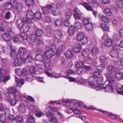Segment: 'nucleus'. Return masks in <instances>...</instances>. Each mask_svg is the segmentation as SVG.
Masks as SVG:
<instances>
[{"mask_svg":"<svg viewBox=\"0 0 123 123\" xmlns=\"http://www.w3.org/2000/svg\"><path fill=\"white\" fill-rule=\"evenodd\" d=\"M51 46L50 47V48L51 49L50 50H47L45 51L44 54L46 57L48 58H52L53 56L55 54V50L57 48L56 46L54 44L55 41L53 39H52L49 41Z\"/></svg>","mask_w":123,"mask_h":123,"instance_id":"obj_1","label":"nucleus"},{"mask_svg":"<svg viewBox=\"0 0 123 123\" xmlns=\"http://www.w3.org/2000/svg\"><path fill=\"white\" fill-rule=\"evenodd\" d=\"M7 72L6 69H0V81L6 82L10 79L9 75L5 77Z\"/></svg>","mask_w":123,"mask_h":123,"instance_id":"obj_2","label":"nucleus"},{"mask_svg":"<svg viewBox=\"0 0 123 123\" xmlns=\"http://www.w3.org/2000/svg\"><path fill=\"white\" fill-rule=\"evenodd\" d=\"M96 89L97 91L102 90H104L105 92H113V87L110 84H108L106 86H104V85H100L98 86Z\"/></svg>","mask_w":123,"mask_h":123,"instance_id":"obj_3","label":"nucleus"},{"mask_svg":"<svg viewBox=\"0 0 123 123\" xmlns=\"http://www.w3.org/2000/svg\"><path fill=\"white\" fill-rule=\"evenodd\" d=\"M8 90L10 93L12 94H14L15 98H17V99H21V97H22L23 96L21 93L16 92L17 89L15 87L9 88L8 89Z\"/></svg>","mask_w":123,"mask_h":123,"instance_id":"obj_4","label":"nucleus"},{"mask_svg":"<svg viewBox=\"0 0 123 123\" xmlns=\"http://www.w3.org/2000/svg\"><path fill=\"white\" fill-rule=\"evenodd\" d=\"M57 44L58 46L57 50L62 52L65 50L66 47L64 42L60 40H58L57 41Z\"/></svg>","mask_w":123,"mask_h":123,"instance_id":"obj_5","label":"nucleus"},{"mask_svg":"<svg viewBox=\"0 0 123 123\" xmlns=\"http://www.w3.org/2000/svg\"><path fill=\"white\" fill-rule=\"evenodd\" d=\"M26 16L29 19H27L26 20L27 22L31 24L32 22L31 19H33L34 17V14L31 10H28L26 13Z\"/></svg>","mask_w":123,"mask_h":123,"instance_id":"obj_6","label":"nucleus"},{"mask_svg":"<svg viewBox=\"0 0 123 123\" xmlns=\"http://www.w3.org/2000/svg\"><path fill=\"white\" fill-rule=\"evenodd\" d=\"M88 80L89 81V84L90 87L92 88H95L97 90L96 88L98 86L95 84L96 83L95 78L93 76H91L88 78Z\"/></svg>","mask_w":123,"mask_h":123,"instance_id":"obj_7","label":"nucleus"},{"mask_svg":"<svg viewBox=\"0 0 123 123\" xmlns=\"http://www.w3.org/2000/svg\"><path fill=\"white\" fill-rule=\"evenodd\" d=\"M37 36L34 34H32L30 36V40L32 42H35L37 41V44L41 45L43 43V42L38 39Z\"/></svg>","mask_w":123,"mask_h":123,"instance_id":"obj_8","label":"nucleus"},{"mask_svg":"<svg viewBox=\"0 0 123 123\" xmlns=\"http://www.w3.org/2000/svg\"><path fill=\"white\" fill-rule=\"evenodd\" d=\"M28 23H29L27 22L26 20H25L22 25L20 28V30H22L24 31H28L30 28V25Z\"/></svg>","mask_w":123,"mask_h":123,"instance_id":"obj_9","label":"nucleus"},{"mask_svg":"<svg viewBox=\"0 0 123 123\" xmlns=\"http://www.w3.org/2000/svg\"><path fill=\"white\" fill-rule=\"evenodd\" d=\"M53 8V6L51 5H49L43 7L42 8L43 13L44 14H48L49 13V10H51Z\"/></svg>","mask_w":123,"mask_h":123,"instance_id":"obj_10","label":"nucleus"},{"mask_svg":"<svg viewBox=\"0 0 123 123\" xmlns=\"http://www.w3.org/2000/svg\"><path fill=\"white\" fill-rule=\"evenodd\" d=\"M45 73L48 76L50 77L57 78L60 77V75L59 74L57 73H50L48 71H45Z\"/></svg>","mask_w":123,"mask_h":123,"instance_id":"obj_11","label":"nucleus"},{"mask_svg":"<svg viewBox=\"0 0 123 123\" xmlns=\"http://www.w3.org/2000/svg\"><path fill=\"white\" fill-rule=\"evenodd\" d=\"M80 4L83 6L88 11H92V7L88 3L83 2Z\"/></svg>","mask_w":123,"mask_h":123,"instance_id":"obj_12","label":"nucleus"},{"mask_svg":"<svg viewBox=\"0 0 123 123\" xmlns=\"http://www.w3.org/2000/svg\"><path fill=\"white\" fill-rule=\"evenodd\" d=\"M26 107L25 105L23 104H20L18 107L19 112L21 114L24 113L25 112Z\"/></svg>","mask_w":123,"mask_h":123,"instance_id":"obj_13","label":"nucleus"},{"mask_svg":"<svg viewBox=\"0 0 123 123\" xmlns=\"http://www.w3.org/2000/svg\"><path fill=\"white\" fill-rule=\"evenodd\" d=\"M82 47L80 44L77 43L75 44L74 46L73 50L75 52H80L81 49Z\"/></svg>","mask_w":123,"mask_h":123,"instance_id":"obj_14","label":"nucleus"},{"mask_svg":"<svg viewBox=\"0 0 123 123\" xmlns=\"http://www.w3.org/2000/svg\"><path fill=\"white\" fill-rule=\"evenodd\" d=\"M107 70L109 73L112 74H115L116 72L115 68L112 66H109L108 67Z\"/></svg>","mask_w":123,"mask_h":123,"instance_id":"obj_15","label":"nucleus"},{"mask_svg":"<svg viewBox=\"0 0 123 123\" xmlns=\"http://www.w3.org/2000/svg\"><path fill=\"white\" fill-rule=\"evenodd\" d=\"M22 59L20 57H17L14 60V65L15 66L17 67L19 66L21 63Z\"/></svg>","mask_w":123,"mask_h":123,"instance_id":"obj_16","label":"nucleus"},{"mask_svg":"<svg viewBox=\"0 0 123 123\" xmlns=\"http://www.w3.org/2000/svg\"><path fill=\"white\" fill-rule=\"evenodd\" d=\"M10 55L14 59H15L16 57H18L16 51L14 48H12L11 49L10 52Z\"/></svg>","mask_w":123,"mask_h":123,"instance_id":"obj_17","label":"nucleus"},{"mask_svg":"<svg viewBox=\"0 0 123 123\" xmlns=\"http://www.w3.org/2000/svg\"><path fill=\"white\" fill-rule=\"evenodd\" d=\"M18 53L20 56H23L26 55V50L24 48L21 47L18 49Z\"/></svg>","mask_w":123,"mask_h":123,"instance_id":"obj_18","label":"nucleus"},{"mask_svg":"<svg viewBox=\"0 0 123 123\" xmlns=\"http://www.w3.org/2000/svg\"><path fill=\"white\" fill-rule=\"evenodd\" d=\"M15 81L17 82V86L21 87L24 84V80L22 79H19L16 77H15Z\"/></svg>","mask_w":123,"mask_h":123,"instance_id":"obj_19","label":"nucleus"},{"mask_svg":"<svg viewBox=\"0 0 123 123\" xmlns=\"http://www.w3.org/2000/svg\"><path fill=\"white\" fill-rule=\"evenodd\" d=\"M23 5L21 3H18L16 5H14V8L15 10L18 12L22 10L23 8Z\"/></svg>","mask_w":123,"mask_h":123,"instance_id":"obj_20","label":"nucleus"},{"mask_svg":"<svg viewBox=\"0 0 123 123\" xmlns=\"http://www.w3.org/2000/svg\"><path fill=\"white\" fill-rule=\"evenodd\" d=\"M98 18L99 19L102 20L104 22L108 23L109 21V19L106 16L101 14H99L98 15Z\"/></svg>","mask_w":123,"mask_h":123,"instance_id":"obj_21","label":"nucleus"},{"mask_svg":"<svg viewBox=\"0 0 123 123\" xmlns=\"http://www.w3.org/2000/svg\"><path fill=\"white\" fill-rule=\"evenodd\" d=\"M75 32V29L74 27L72 26H70L69 27L68 30V33L70 36L73 35Z\"/></svg>","mask_w":123,"mask_h":123,"instance_id":"obj_22","label":"nucleus"},{"mask_svg":"<svg viewBox=\"0 0 123 123\" xmlns=\"http://www.w3.org/2000/svg\"><path fill=\"white\" fill-rule=\"evenodd\" d=\"M99 49L96 47H94L91 49V54L93 56H95L97 55L99 52Z\"/></svg>","mask_w":123,"mask_h":123,"instance_id":"obj_23","label":"nucleus"},{"mask_svg":"<svg viewBox=\"0 0 123 123\" xmlns=\"http://www.w3.org/2000/svg\"><path fill=\"white\" fill-rule=\"evenodd\" d=\"M112 44V40L110 38H108L105 40L104 42V45L106 47L111 46Z\"/></svg>","mask_w":123,"mask_h":123,"instance_id":"obj_24","label":"nucleus"},{"mask_svg":"<svg viewBox=\"0 0 123 123\" xmlns=\"http://www.w3.org/2000/svg\"><path fill=\"white\" fill-rule=\"evenodd\" d=\"M54 34L55 37L57 39H60L62 36L61 31L59 30H57L55 31Z\"/></svg>","mask_w":123,"mask_h":123,"instance_id":"obj_25","label":"nucleus"},{"mask_svg":"<svg viewBox=\"0 0 123 123\" xmlns=\"http://www.w3.org/2000/svg\"><path fill=\"white\" fill-rule=\"evenodd\" d=\"M4 8L6 9H11L13 7V5L10 2H7L5 3L4 6Z\"/></svg>","mask_w":123,"mask_h":123,"instance_id":"obj_26","label":"nucleus"},{"mask_svg":"<svg viewBox=\"0 0 123 123\" xmlns=\"http://www.w3.org/2000/svg\"><path fill=\"white\" fill-rule=\"evenodd\" d=\"M63 23V20L61 18L57 19L55 22V25L58 27L61 26L62 25Z\"/></svg>","mask_w":123,"mask_h":123,"instance_id":"obj_27","label":"nucleus"},{"mask_svg":"<svg viewBox=\"0 0 123 123\" xmlns=\"http://www.w3.org/2000/svg\"><path fill=\"white\" fill-rule=\"evenodd\" d=\"M54 8L51 10L52 14L55 16H57L59 15L60 13V11L58 9H54Z\"/></svg>","mask_w":123,"mask_h":123,"instance_id":"obj_28","label":"nucleus"},{"mask_svg":"<svg viewBox=\"0 0 123 123\" xmlns=\"http://www.w3.org/2000/svg\"><path fill=\"white\" fill-rule=\"evenodd\" d=\"M33 57L30 55H28L26 58L25 59L24 61L26 63H31L33 60Z\"/></svg>","mask_w":123,"mask_h":123,"instance_id":"obj_29","label":"nucleus"},{"mask_svg":"<svg viewBox=\"0 0 123 123\" xmlns=\"http://www.w3.org/2000/svg\"><path fill=\"white\" fill-rule=\"evenodd\" d=\"M87 0L91 3L97 5L98 6H100L101 5L100 0Z\"/></svg>","mask_w":123,"mask_h":123,"instance_id":"obj_30","label":"nucleus"},{"mask_svg":"<svg viewBox=\"0 0 123 123\" xmlns=\"http://www.w3.org/2000/svg\"><path fill=\"white\" fill-rule=\"evenodd\" d=\"M111 56L113 57L117 58L119 57V54L117 51H112L110 53Z\"/></svg>","mask_w":123,"mask_h":123,"instance_id":"obj_31","label":"nucleus"},{"mask_svg":"<svg viewBox=\"0 0 123 123\" xmlns=\"http://www.w3.org/2000/svg\"><path fill=\"white\" fill-rule=\"evenodd\" d=\"M2 37L6 42L9 41L11 40V36H9L7 33L3 34L2 35Z\"/></svg>","mask_w":123,"mask_h":123,"instance_id":"obj_32","label":"nucleus"},{"mask_svg":"<svg viewBox=\"0 0 123 123\" xmlns=\"http://www.w3.org/2000/svg\"><path fill=\"white\" fill-rule=\"evenodd\" d=\"M25 21L24 19L23 21L21 20H17L15 23L16 26L18 28H20L22 25Z\"/></svg>","mask_w":123,"mask_h":123,"instance_id":"obj_33","label":"nucleus"},{"mask_svg":"<svg viewBox=\"0 0 123 123\" xmlns=\"http://www.w3.org/2000/svg\"><path fill=\"white\" fill-rule=\"evenodd\" d=\"M90 54V51L88 49H83L82 51V55L85 57L87 56Z\"/></svg>","mask_w":123,"mask_h":123,"instance_id":"obj_34","label":"nucleus"},{"mask_svg":"<svg viewBox=\"0 0 123 123\" xmlns=\"http://www.w3.org/2000/svg\"><path fill=\"white\" fill-rule=\"evenodd\" d=\"M117 7L116 6L113 5L111 7L110 9L112 14H116L117 12Z\"/></svg>","mask_w":123,"mask_h":123,"instance_id":"obj_35","label":"nucleus"},{"mask_svg":"<svg viewBox=\"0 0 123 123\" xmlns=\"http://www.w3.org/2000/svg\"><path fill=\"white\" fill-rule=\"evenodd\" d=\"M34 3V0H26V5L28 6H32Z\"/></svg>","mask_w":123,"mask_h":123,"instance_id":"obj_36","label":"nucleus"},{"mask_svg":"<svg viewBox=\"0 0 123 123\" xmlns=\"http://www.w3.org/2000/svg\"><path fill=\"white\" fill-rule=\"evenodd\" d=\"M93 25L91 22H89L85 26V29L87 31H90L93 28Z\"/></svg>","mask_w":123,"mask_h":123,"instance_id":"obj_37","label":"nucleus"},{"mask_svg":"<svg viewBox=\"0 0 123 123\" xmlns=\"http://www.w3.org/2000/svg\"><path fill=\"white\" fill-rule=\"evenodd\" d=\"M115 77L118 80H120L123 78V73L119 72L117 73L115 75Z\"/></svg>","mask_w":123,"mask_h":123,"instance_id":"obj_38","label":"nucleus"},{"mask_svg":"<svg viewBox=\"0 0 123 123\" xmlns=\"http://www.w3.org/2000/svg\"><path fill=\"white\" fill-rule=\"evenodd\" d=\"M65 55L69 58H72L73 56L72 52L69 50L66 51L65 52Z\"/></svg>","mask_w":123,"mask_h":123,"instance_id":"obj_39","label":"nucleus"},{"mask_svg":"<svg viewBox=\"0 0 123 123\" xmlns=\"http://www.w3.org/2000/svg\"><path fill=\"white\" fill-rule=\"evenodd\" d=\"M74 26L76 29L78 30L81 28V24L80 22L76 21L74 24Z\"/></svg>","mask_w":123,"mask_h":123,"instance_id":"obj_40","label":"nucleus"},{"mask_svg":"<svg viewBox=\"0 0 123 123\" xmlns=\"http://www.w3.org/2000/svg\"><path fill=\"white\" fill-rule=\"evenodd\" d=\"M50 60L48 58H46L44 59V64L45 67L46 68L49 67L50 65Z\"/></svg>","mask_w":123,"mask_h":123,"instance_id":"obj_41","label":"nucleus"},{"mask_svg":"<svg viewBox=\"0 0 123 123\" xmlns=\"http://www.w3.org/2000/svg\"><path fill=\"white\" fill-rule=\"evenodd\" d=\"M84 34L82 32L79 33L77 35V39L79 41H80L84 37Z\"/></svg>","mask_w":123,"mask_h":123,"instance_id":"obj_42","label":"nucleus"},{"mask_svg":"<svg viewBox=\"0 0 123 123\" xmlns=\"http://www.w3.org/2000/svg\"><path fill=\"white\" fill-rule=\"evenodd\" d=\"M15 120L18 123L22 122L23 121L22 117L19 115L15 117Z\"/></svg>","mask_w":123,"mask_h":123,"instance_id":"obj_43","label":"nucleus"},{"mask_svg":"<svg viewBox=\"0 0 123 123\" xmlns=\"http://www.w3.org/2000/svg\"><path fill=\"white\" fill-rule=\"evenodd\" d=\"M8 101L10 103L11 105L12 106H14L15 105L17 102V101L15 99H12L11 98L9 97L8 100Z\"/></svg>","mask_w":123,"mask_h":123,"instance_id":"obj_44","label":"nucleus"},{"mask_svg":"<svg viewBox=\"0 0 123 123\" xmlns=\"http://www.w3.org/2000/svg\"><path fill=\"white\" fill-rule=\"evenodd\" d=\"M33 76L31 74H28L26 76V79L28 81H31L33 79Z\"/></svg>","mask_w":123,"mask_h":123,"instance_id":"obj_45","label":"nucleus"},{"mask_svg":"<svg viewBox=\"0 0 123 123\" xmlns=\"http://www.w3.org/2000/svg\"><path fill=\"white\" fill-rule=\"evenodd\" d=\"M39 19H41L42 17L41 14L39 12L37 11L34 14V17Z\"/></svg>","mask_w":123,"mask_h":123,"instance_id":"obj_46","label":"nucleus"},{"mask_svg":"<svg viewBox=\"0 0 123 123\" xmlns=\"http://www.w3.org/2000/svg\"><path fill=\"white\" fill-rule=\"evenodd\" d=\"M105 14L107 16H110L112 14L111 9L109 8H106L105 10Z\"/></svg>","mask_w":123,"mask_h":123,"instance_id":"obj_47","label":"nucleus"},{"mask_svg":"<svg viewBox=\"0 0 123 123\" xmlns=\"http://www.w3.org/2000/svg\"><path fill=\"white\" fill-rule=\"evenodd\" d=\"M0 120L3 123H5L6 121V117L4 114H2L0 116Z\"/></svg>","mask_w":123,"mask_h":123,"instance_id":"obj_48","label":"nucleus"},{"mask_svg":"<svg viewBox=\"0 0 123 123\" xmlns=\"http://www.w3.org/2000/svg\"><path fill=\"white\" fill-rule=\"evenodd\" d=\"M103 81L104 80L102 77H101L98 78L97 80V83L98 84H99L98 86L100 85H104V84H103Z\"/></svg>","mask_w":123,"mask_h":123,"instance_id":"obj_49","label":"nucleus"},{"mask_svg":"<svg viewBox=\"0 0 123 123\" xmlns=\"http://www.w3.org/2000/svg\"><path fill=\"white\" fill-rule=\"evenodd\" d=\"M101 26L104 30L106 31H108L109 30V28L108 26L104 23L101 24Z\"/></svg>","mask_w":123,"mask_h":123,"instance_id":"obj_50","label":"nucleus"},{"mask_svg":"<svg viewBox=\"0 0 123 123\" xmlns=\"http://www.w3.org/2000/svg\"><path fill=\"white\" fill-rule=\"evenodd\" d=\"M84 62L82 61H81L77 63L76 66V68H82L83 67H84Z\"/></svg>","mask_w":123,"mask_h":123,"instance_id":"obj_51","label":"nucleus"},{"mask_svg":"<svg viewBox=\"0 0 123 123\" xmlns=\"http://www.w3.org/2000/svg\"><path fill=\"white\" fill-rule=\"evenodd\" d=\"M35 59L36 60L42 61L43 59V56L41 54L37 55L35 56Z\"/></svg>","mask_w":123,"mask_h":123,"instance_id":"obj_52","label":"nucleus"},{"mask_svg":"<svg viewBox=\"0 0 123 123\" xmlns=\"http://www.w3.org/2000/svg\"><path fill=\"white\" fill-rule=\"evenodd\" d=\"M27 121L29 123H33L35 121L33 117L32 116H30L28 117Z\"/></svg>","mask_w":123,"mask_h":123,"instance_id":"obj_53","label":"nucleus"},{"mask_svg":"<svg viewBox=\"0 0 123 123\" xmlns=\"http://www.w3.org/2000/svg\"><path fill=\"white\" fill-rule=\"evenodd\" d=\"M50 121L54 123H58L57 118L55 116H51Z\"/></svg>","mask_w":123,"mask_h":123,"instance_id":"obj_54","label":"nucleus"},{"mask_svg":"<svg viewBox=\"0 0 123 123\" xmlns=\"http://www.w3.org/2000/svg\"><path fill=\"white\" fill-rule=\"evenodd\" d=\"M64 4V3L62 2H58L56 4V6L58 8L60 9L63 7Z\"/></svg>","mask_w":123,"mask_h":123,"instance_id":"obj_55","label":"nucleus"},{"mask_svg":"<svg viewBox=\"0 0 123 123\" xmlns=\"http://www.w3.org/2000/svg\"><path fill=\"white\" fill-rule=\"evenodd\" d=\"M117 7L118 8H122L123 7V2L120 0H118L116 2Z\"/></svg>","mask_w":123,"mask_h":123,"instance_id":"obj_56","label":"nucleus"},{"mask_svg":"<svg viewBox=\"0 0 123 123\" xmlns=\"http://www.w3.org/2000/svg\"><path fill=\"white\" fill-rule=\"evenodd\" d=\"M21 38L24 40H27L28 38L27 35L25 33H21Z\"/></svg>","mask_w":123,"mask_h":123,"instance_id":"obj_57","label":"nucleus"},{"mask_svg":"<svg viewBox=\"0 0 123 123\" xmlns=\"http://www.w3.org/2000/svg\"><path fill=\"white\" fill-rule=\"evenodd\" d=\"M23 97L26 99H27L28 100H29L31 101V102H34L35 100L31 96H28V97H26L24 95L22 96V97H21V98Z\"/></svg>","mask_w":123,"mask_h":123,"instance_id":"obj_58","label":"nucleus"},{"mask_svg":"<svg viewBox=\"0 0 123 123\" xmlns=\"http://www.w3.org/2000/svg\"><path fill=\"white\" fill-rule=\"evenodd\" d=\"M105 67L101 64H100L97 67V69L98 70L101 72H102L105 69Z\"/></svg>","mask_w":123,"mask_h":123,"instance_id":"obj_59","label":"nucleus"},{"mask_svg":"<svg viewBox=\"0 0 123 123\" xmlns=\"http://www.w3.org/2000/svg\"><path fill=\"white\" fill-rule=\"evenodd\" d=\"M73 11L75 13V14L81 15L82 14L81 12L77 8H76L74 9Z\"/></svg>","mask_w":123,"mask_h":123,"instance_id":"obj_60","label":"nucleus"},{"mask_svg":"<svg viewBox=\"0 0 123 123\" xmlns=\"http://www.w3.org/2000/svg\"><path fill=\"white\" fill-rule=\"evenodd\" d=\"M43 33V31L41 29H38L36 31V34L38 36H41L42 35Z\"/></svg>","mask_w":123,"mask_h":123,"instance_id":"obj_61","label":"nucleus"},{"mask_svg":"<svg viewBox=\"0 0 123 123\" xmlns=\"http://www.w3.org/2000/svg\"><path fill=\"white\" fill-rule=\"evenodd\" d=\"M106 57L102 55L100 56V58L99 59V60L101 62H102L104 63L105 61L106 60Z\"/></svg>","mask_w":123,"mask_h":123,"instance_id":"obj_62","label":"nucleus"},{"mask_svg":"<svg viewBox=\"0 0 123 123\" xmlns=\"http://www.w3.org/2000/svg\"><path fill=\"white\" fill-rule=\"evenodd\" d=\"M112 39L115 41H118L120 40V37L117 34H114L113 36Z\"/></svg>","mask_w":123,"mask_h":123,"instance_id":"obj_63","label":"nucleus"},{"mask_svg":"<svg viewBox=\"0 0 123 123\" xmlns=\"http://www.w3.org/2000/svg\"><path fill=\"white\" fill-rule=\"evenodd\" d=\"M87 38L86 37H84L80 41H81L82 44L83 45H84L87 43Z\"/></svg>","mask_w":123,"mask_h":123,"instance_id":"obj_64","label":"nucleus"}]
</instances>
